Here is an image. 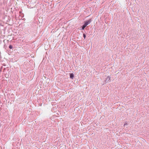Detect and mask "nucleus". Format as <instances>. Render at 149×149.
<instances>
[{"instance_id": "20e7f679", "label": "nucleus", "mask_w": 149, "mask_h": 149, "mask_svg": "<svg viewBox=\"0 0 149 149\" xmlns=\"http://www.w3.org/2000/svg\"><path fill=\"white\" fill-rule=\"evenodd\" d=\"M86 26H85V25H84V24L83 25V26H82V30H83L86 27Z\"/></svg>"}, {"instance_id": "7ed1b4c3", "label": "nucleus", "mask_w": 149, "mask_h": 149, "mask_svg": "<svg viewBox=\"0 0 149 149\" xmlns=\"http://www.w3.org/2000/svg\"><path fill=\"white\" fill-rule=\"evenodd\" d=\"M70 78H71L72 79H73L74 77V74L73 73H70Z\"/></svg>"}, {"instance_id": "0eeeda50", "label": "nucleus", "mask_w": 149, "mask_h": 149, "mask_svg": "<svg viewBox=\"0 0 149 149\" xmlns=\"http://www.w3.org/2000/svg\"><path fill=\"white\" fill-rule=\"evenodd\" d=\"M12 48V46L11 45H10V49H11Z\"/></svg>"}, {"instance_id": "39448f33", "label": "nucleus", "mask_w": 149, "mask_h": 149, "mask_svg": "<svg viewBox=\"0 0 149 149\" xmlns=\"http://www.w3.org/2000/svg\"><path fill=\"white\" fill-rule=\"evenodd\" d=\"M83 37H84V39H85L86 37V35L85 34H83Z\"/></svg>"}, {"instance_id": "6e6552de", "label": "nucleus", "mask_w": 149, "mask_h": 149, "mask_svg": "<svg viewBox=\"0 0 149 149\" xmlns=\"http://www.w3.org/2000/svg\"><path fill=\"white\" fill-rule=\"evenodd\" d=\"M127 125V123H125V124L124 125V126H125V125Z\"/></svg>"}, {"instance_id": "f257e3e1", "label": "nucleus", "mask_w": 149, "mask_h": 149, "mask_svg": "<svg viewBox=\"0 0 149 149\" xmlns=\"http://www.w3.org/2000/svg\"><path fill=\"white\" fill-rule=\"evenodd\" d=\"M106 81L107 82L111 81V77L110 76H109L107 77Z\"/></svg>"}, {"instance_id": "423d86ee", "label": "nucleus", "mask_w": 149, "mask_h": 149, "mask_svg": "<svg viewBox=\"0 0 149 149\" xmlns=\"http://www.w3.org/2000/svg\"><path fill=\"white\" fill-rule=\"evenodd\" d=\"M84 25H85V26H86L87 25V24H86V23H84Z\"/></svg>"}, {"instance_id": "f03ea898", "label": "nucleus", "mask_w": 149, "mask_h": 149, "mask_svg": "<svg viewBox=\"0 0 149 149\" xmlns=\"http://www.w3.org/2000/svg\"><path fill=\"white\" fill-rule=\"evenodd\" d=\"M91 22V19H89L88 21H86L85 23H86L88 25Z\"/></svg>"}]
</instances>
